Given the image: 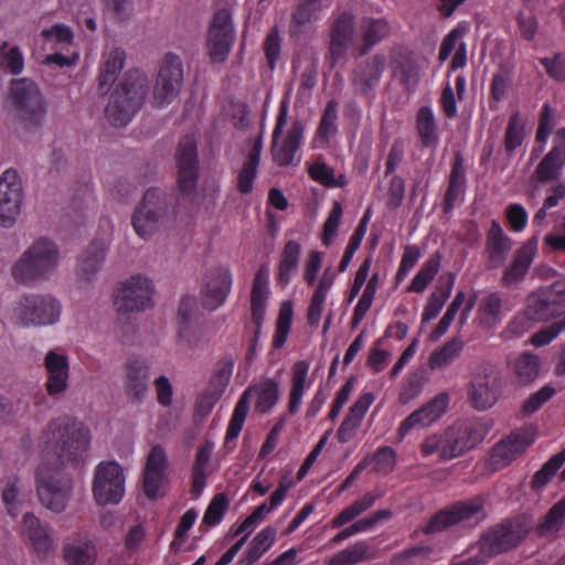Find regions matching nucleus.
Masks as SVG:
<instances>
[{
  "label": "nucleus",
  "instance_id": "obj_1",
  "mask_svg": "<svg viewBox=\"0 0 565 565\" xmlns=\"http://www.w3.org/2000/svg\"><path fill=\"white\" fill-rule=\"evenodd\" d=\"M45 451L55 457L36 469V491L40 502L54 513L66 509L72 491V479L62 471L67 463L78 467L89 446V430L76 419L61 416L52 419L42 433Z\"/></svg>",
  "mask_w": 565,
  "mask_h": 565
},
{
  "label": "nucleus",
  "instance_id": "obj_2",
  "mask_svg": "<svg viewBox=\"0 0 565 565\" xmlns=\"http://www.w3.org/2000/svg\"><path fill=\"white\" fill-rule=\"evenodd\" d=\"M177 184L179 194L166 193L158 188L148 189L132 215L135 232L147 239L166 218L190 212L198 202V146L194 137L184 136L177 149Z\"/></svg>",
  "mask_w": 565,
  "mask_h": 565
},
{
  "label": "nucleus",
  "instance_id": "obj_3",
  "mask_svg": "<svg viewBox=\"0 0 565 565\" xmlns=\"http://www.w3.org/2000/svg\"><path fill=\"white\" fill-rule=\"evenodd\" d=\"M491 426L481 419H459L447 428L430 434L420 444V452L436 455L441 461L458 458L479 445L490 433Z\"/></svg>",
  "mask_w": 565,
  "mask_h": 565
},
{
  "label": "nucleus",
  "instance_id": "obj_4",
  "mask_svg": "<svg viewBox=\"0 0 565 565\" xmlns=\"http://www.w3.org/2000/svg\"><path fill=\"white\" fill-rule=\"evenodd\" d=\"M148 93V77L136 68L126 73L124 79L111 93L105 109L108 121L114 126H126L140 109Z\"/></svg>",
  "mask_w": 565,
  "mask_h": 565
},
{
  "label": "nucleus",
  "instance_id": "obj_5",
  "mask_svg": "<svg viewBox=\"0 0 565 565\" xmlns=\"http://www.w3.org/2000/svg\"><path fill=\"white\" fill-rule=\"evenodd\" d=\"M57 259V246L47 238H40L15 263L12 269L13 277L21 282L45 278L55 269Z\"/></svg>",
  "mask_w": 565,
  "mask_h": 565
},
{
  "label": "nucleus",
  "instance_id": "obj_6",
  "mask_svg": "<svg viewBox=\"0 0 565 565\" xmlns=\"http://www.w3.org/2000/svg\"><path fill=\"white\" fill-rule=\"evenodd\" d=\"M484 503L482 495L458 500L437 511L424 526L423 532L433 534L458 524H478L487 518Z\"/></svg>",
  "mask_w": 565,
  "mask_h": 565
},
{
  "label": "nucleus",
  "instance_id": "obj_7",
  "mask_svg": "<svg viewBox=\"0 0 565 565\" xmlns=\"http://www.w3.org/2000/svg\"><path fill=\"white\" fill-rule=\"evenodd\" d=\"M60 316L61 305L51 295L28 294L13 307V319L22 327L53 324Z\"/></svg>",
  "mask_w": 565,
  "mask_h": 565
},
{
  "label": "nucleus",
  "instance_id": "obj_8",
  "mask_svg": "<svg viewBox=\"0 0 565 565\" xmlns=\"http://www.w3.org/2000/svg\"><path fill=\"white\" fill-rule=\"evenodd\" d=\"M524 519L505 520L488 529L480 537L479 548L482 556L490 558L515 547L529 533Z\"/></svg>",
  "mask_w": 565,
  "mask_h": 565
},
{
  "label": "nucleus",
  "instance_id": "obj_9",
  "mask_svg": "<svg viewBox=\"0 0 565 565\" xmlns=\"http://www.w3.org/2000/svg\"><path fill=\"white\" fill-rule=\"evenodd\" d=\"M10 98L26 127H39L45 115V104L39 86L30 78L13 79Z\"/></svg>",
  "mask_w": 565,
  "mask_h": 565
},
{
  "label": "nucleus",
  "instance_id": "obj_10",
  "mask_svg": "<svg viewBox=\"0 0 565 565\" xmlns=\"http://www.w3.org/2000/svg\"><path fill=\"white\" fill-rule=\"evenodd\" d=\"M501 372L492 362H482L471 375L468 390L469 401L475 409L492 407L501 395Z\"/></svg>",
  "mask_w": 565,
  "mask_h": 565
},
{
  "label": "nucleus",
  "instance_id": "obj_11",
  "mask_svg": "<svg viewBox=\"0 0 565 565\" xmlns=\"http://www.w3.org/2000/svg\"><path fill=\"white\" fill-rule=\"evenodd\" d=\"M524 306L539 323L562 316L565 313V280L533 290L526 296Z\"/></svg>",
  "mask_w": 565,
  "mask_h": 565
},
{
  "label": "nucleus",
  "instance_id": "obj_12",
  "mask_svg": "<svg viewBox=\"0 0 565 565\" xmlns=\"http://www.w3.org/2000/svg\"><path fill=\"white\" fill-rule=\"evenodd\" d=\"M153 286L151 281L135 275L122 281L115 290L114 307L118 315L143 311L152 307Z\"/></svg>",
  "mask_w": 565,
  "mask_h": 565
},
{
  "label": "nucleus",
  "instance_id": "obj_13",
  "mask_svg": "<svg viewBox=\"0 0 565 565\" xmlns=\"http://www.w3.org/2000/svg\"><path fill=\"white\" fill-rule=\"evenodd\" d=\"M93 494L99 505L117 504L125 494L122 468L115 461H102L95 469Z\"/></svg>",
  "mask_w": 565,
  "mask_h": 565
},
{
  "label": "nucleus",
  "instance_id": "obj_14",
  "mask_svg": "<svg viewBox=\"0 0 565 565\" xmlns=\"http://www.w3.org/2000/svg\"><path fill=\"white\" fill-rule=\"evenodd\" d=\"M534 440L535 431L532 427H522L512 430L491 448L488 456V466L494 471L508 467L518 459Z\"/></svg>",
  "mask_w": 565,
  "mask_h": 565
},
{
  "label": "nucleus",
  "instance_id": "obj_15",
  "mask_svg": "<svg viewBox=\"0 0 565 565\" xmlns=\"http://www.w3.org/2000/svg\"><path fill=\"white\" fill-rule=\"evenodd\" d=\"M386 68V56L376 53L355 65L351 73V84L355 95L364 98L369 106L376 98V89Z\"/></svg>",
  "mask_w": 565,
  "mask_h": 565
},
{
  "label": "nucleus",
  "instance_id": "obj_16",
  "mask_svg": "<svg viewBox=\"0 0 565 565\" xmlns=\"http://www.w3.org/2000/svg\"><path fill=\"white\" fill-rule=\"evenodd\" d=\"M183 83V64L174 53H167L160 64L153 88L154 104L164 107L179 95Z\"/></svg>",
  "mask_w": 565,
  "mask_h": 565
},
{
  "label": "nucleus",
  "instance_id": "obj_17",
  "mask_svg": "<svg viewBox=\"0 0 565 565\" xmlns=\"http://www.w3.org/2000/svg\"><path fill=\"white\" fill-rule=\"evenodd\" d=\"M288 116V102L287 99H282L279 105V110L275 124V128L273 131V160L279 167H287L292 163L295 159V154L300 146L302 139V128L298 124H294L292 127L288 130L286 137L282 139L281 143H278V139L280 138L282 130L287 124Z\"/></svg>",
  "mask_w": 565,
  "mask_h": 565
},
{
  "label": "nucleus",
  "instance_id": "obj_18",
  "mask_svg": "<svg viewBox=\"0 0 565 565\" xmlns=\"http://www.w3.org/2000/svg\"><path fill=\"white\" fill-rule=\"evenodd\" d=\"M235 39L232 17L226 9H220L214 13L211 22L206 47L210 58L214 63L224 62L232 49Z\"/></svg>",
  "mask_w": 565,
  "mask_h": 565
},
{
  "label": "nucleus",
  "instance_id": "obj_19",
  "mask_svg": "<svg viewBox=\"0 0 565 565\" xmlns=\"http://www.w3.org/2000/svg\"><path fill=\"white\" fill-rule=\"evenodd\" d=\"M233 277L230 268L217 266L210 268L203 278L200 300L204 309L214 311L223 306L231 294Z\"/></svg>",
  "mask_w": 565,
  "mask_h": 565
},
{
  "label": "nucleus",
  "instance_id": "obj_20",
  "mask_svg": "<svg viewBox=\"0 0 565 565\" xmlns=\"http://www.w3.org/2000/svg\"><path fill=\"white\" fill-rule=\"evenodd\" d=\"M22 202L21 180L13 169L6 170L0 177V223L10 227L20 214Z\"/></svg>",
  "mask_w": 565,
  "mask_h": 565
},
{
  "label": "nucleus",
  "instance_id": "obj_21",
  "mask_svg": "<svg viewBox=\"0 0 565 565\" xmlns=\"http://www.w3.org/2000/svg\"><path fill=\"white\" fill-rule=\"evenodd\" d=\"M355 34L356 26L352 13L344 11L334 18L330 28L329 46L332 64L343 58L350 47L355 51V45L359 44V36Z\"/></svg>",
  "mask_w": 565,
  "mask_h": 565
},
{
  "label": "nucleus",
  "instance_id": "obj_22",
  "mask_svg": "<svg viewBox=\"0 0 565 565\" xmlns=\"http://www.w3.org/2000/svg\"><path fill=\"white\" fill-rule=\"evenodd\" d=\"M449 395L445 392L437 394L426 404L412 412L398 426L397 436L402 440L416 427H428L436 423L447 411Z\"/></svg>",
  "mask_w": 565,
  "mask_h": 565
},
{
  "label": "nucleus",
  "instance_id": "obj_23",
  "mask_svg": "<svg viewBox=\"0 0 565 565\" xmlns=\"http://www.w3.org/2000/svg\"><path fill=\"white\" fill-rule=\"evenodd\" d=\"M536 249L537 237L533 236L514 252L511 263L502 273L501 282L504 287H512L525 279Z\"/></svg>",
  "mask_w": 565,
  "mask_h": 565
},
{
  "label": "nucleus",
  "instance_id": "obj_24",
  "mask_svg": "<svg viewBox=\"0 0 565 565\" xmlns=\"http://www.w3.org/2000/svg\"><path fill=\"white\" fill-rule=\"evenodd\" d=\"M269 270L260 266L255 274L250 292V316L255 324V342L259 340L269 295Z\"/></svg>",
  "mask_w": 565,
  "mask_h": 565
},
{
  "label": "nucleus",
  "instance_id": "obj_25",
  "mask_svg": "<svg viewBox=\"0 0 565 565\" xmlns=\"http://www.w3.org/2000/svg\"><path fill=\"white\" fill-rule=\"evenodd\" d=\"M149 364L146 360L131 358L125 364L124 390L132 402H141L148 392Z\"/></svg>",
  "mask_w": 565,
  "mask_h": 565
},
{
  "label": "nucleus",
  "instance_id": "obj_26",
  "mask_svg": "<svg viewBox=\"0 0 565 565\" xmlns=\"http://www.w3.org/2000/svg\"><path fill=\"white\" fill-rule=\"evenodd\" d=\"M21 534L39 556H46L53 548L49 525L43 524L33 513L23 514Z\"/></svg>",
  "mask_w": 565,
  "mask_h": 565
},
{
  "label": "nucleus",
  "instance_id": "obj_27",
  "mask_svg": "<svg viewBox=\"0 0 565 565\" xmlns=\"http://www.w3.org/2000/svg\"><path fill=\"white\" fill-rule=\"evenodd\" d=\"M374 399L375 395L372 392H364L350 406L348 414L337 431L339 443L347 444L353 439Z\"/></svg>",
  "mask_w": 565,
  "mask_h": 565
},
{
  "label": "nucleus",
  "instance_id": "obj_28",
  "mask_svg": "<svg viewBox=\"0 0 565 565\" xmlns=\"http://www.w3.org/2000/svg\"><path fill=\"white\" fill-rule=\"evenodd\" d=\"M167 468L166 451L160 445L150 449L143 471V492L149 499H156Z\"/></svg>",
  "mask_w": 565,
  "mask_h": 565
},
{
  "label": "nucleus",
  "instance_id": "obj_29",
  "mask_svg": "<svg viewBox=\"0 0 565 565\" xmlns=\"http://www.w3.org/2000/svg\"><path fill=\"white\" fill-rule=\"evenodd\" d=\"M511 248V238L504 233L499 221L492 220L486 237L484 250L488 257V267L490 269L501 267L505 263Z\"/></svg>",
  "mask_w": 565,
  "mask_h": 565
},
{
  "label": "nucleus",
  "instance_id": "obj_30",
  "mask_svg": "<svg viewBox=\"0 0 565 565\" xmlns=\"http://www.w3.org/2000/svg\"><path fill=\"white\" fill-rule=\"evenodd\" d=\"M359 44L355 45L358 56L366 55L376 44L390 33V25L385 19L365 17L358 26Z\"/></svg>",
  "mask_w": 565,
  "mask_h": 565
},
{
  "label": "nucleus",
  "instance_id": "obj_31",
  "mask_svg": "<svg viewBox=\"0 0 565 565\" xmlns=\"http://www.w3.org/2000/svg\"><path fill=\"white\" fill-rule=\"evenodd\" d=\"M333 0H299L291 14L289 33L298 36L305 32V28L319 20L320 12L330 8Z\"/></svg>",
  "mask_w": 565,
  "mask_h": 565
},
{
  "label": "nucleus",
  "instance_id": "obj_32",
  "mask_svg": "<svg viewBox=\"0 0 565 565\" xmlns=\"http://www.w3.org/2000/svg\"><path fill=\"white\" fill-rule=\"evenodd\" d=\"M263 150V136L258 135L252 140V148L237 172L236 189L242 195L249 194L258 175V166Z\"/></svg>",
  "mask_w": 565,
  "mask_h": 565
},
{
  "label": "nucleus",
  "instance_id": "obj_33",
  "mask_svg": "<svg viewBox=\"0 0 565 565\" xmlns=\"http://www.w3.org/2000/svg\"><path fill=\"white\" fill-rule=\"evenodd\" d=\"M455 281L456 274L452 271H448L439 277L436 290L428 297L423 309L422 322H428L439 315L443 307L451 296Z\"/></svg>",
  "mask_w": 565,
  "mask_h": 565
},
{
  "label": "nucleus",
  "instance_id": "obj_34",
  "mask_svg": "<svg viewBox=\"0 0 565 565\" xmlns=\"http://www.w3.org/2000/svg\"><path fill=\"white\" fill-rule=\"evenodd\" d=\"M46 391L50 395L62 393L67 386L68 363L64 355L50 351L45 356Z\"/></svg>",
  "mask_w": 565,
  "mask_h": 565
},
{
  "label": "nucleus",
  "instance_id": "obj_35",
  "mask_svg": "<svg viewBox=\"0 0 565 565\" xmlns=\"http://www.w3.org/2000/svg\"><path fill=\"white\" fill-rule=\"evenodd\" d=\"M301 250V245L297 241L290 239L285 243L279 255L276 274V281L280 287L288 286L298 270Z\"/></svg>",
  "mask_w": 565,
  "mask_h": 565
},
{
  "label": "nucleus",
  "instance_id": "obj_36",
  "mask_svg": "<svg viewBox=\"0 0 565 565\" xmlns=\"http://www.w3.org/2000/svg\"><path fill=\"white\" fill-rule=\"evenodd\" d=\"M195 306L196 301L193 296H184L181 298L178 309L179 338L191 348L196 347L201 341V335L196 333L191 322Z\"/></svg>",
  "mask_w": 565,
  "mask_h": 565
},
{
  "label": "nucleus",
  "instance_id": "obj_37",
  "mask_svg": "<svg viewBox=\"0 0 565 565\" xmlns=\"http://www.w3.org/2000/svg\"><path fill=\"white\" fill-rule=\"evenodd\" d=\"M381 497L382 493L379 490L365 492L361 498L345 507L331 520V527L339 529L355 520L358 516L371 509Z\"/></svg>",
  "mask_w": 565,
  "mask_h": 565
},
{
  "label": "nucleus",
  "instance_id": "obj_38",
  "mask_svg": "<svg viewBox=\"0 0 565 565\" xmlns=\"http://www.w3.org/2000/svg\"><path fill=\"white\" fill-rule=\"evenodd\" d=\"M63 555L68 565H94L96 547L88 537L78 536L64 545Z\"/></svg>",
  "mask_w": 565,
  "mask_h": 565
},
{
  "label": "nucleus",
  "instance_id": "obj_39",
  "mask_svg": "<svg viewBox=\"0 0 565 565\" xmlns=\"http://www.w3.org/2000/svg\"><path fill=\"white\" fill-rule=\"evenodd\" d=\"M309 372V363L307 361H298L291 367V388L288 401V412L290 415L298 413L305 391L309 388L310 384L307 383Z\"/></svg>",
  "mask_w": 565,
  "mask_h": 565
},
{
  "label": "nucleus",
  "instance_id": "obj_40",
  "mask_svg": "<svg viewBox=\"0 0 565 565\" xmlns=\"http://www.w3.org/2000/svg\"><path fill=\"white\" fill-rule=\"evenodd\" d=\"M465 188L466 171L463 167V159L460 153H457L451 166L449 183L444 198L445 212H449L455 207L458 199L465 192Z\"/></svg>",
  "mask_w": 565,
  "mask_h": 565
},
{
  "label": "nucleus",
  "instance_id": "obj_41",
  "mask_svg": "<svg viewBox=\"0 0 565 565\" xmlns=\"http://www.w3.org/2000/svg\"><path fill=\"white\" fill-rule=\"evenodd\" d=\"M245 392H248V395L252 392L256 395L255 409L260 414L270 412L279 399V384L269 377L262 379L259 383L250 385Z\"/></svg>",
  "mask_w": 565,
  "mask_h": 565
},
{
  "label": "nucleus",
  "instance_id": "obj_42",
  "mask_svg": "<svg viewBox=\"0 0 565 565\" xmlns=\"http://www.w3.org/2000/svg\"><path fill=\"white\" fill-rule=\"evenodd\" d=\"M106 256V243L103 239H94L78 263L79 275L90 281L99 270Z\"/></svg>",
  "mask_w": 565,
  "mask_h": 565
},
{
  "label": "nucleus",
  "instance_id": "obj_43",
  "mask_svg": "<svg viewBox=\"0 0 565 565\" xmlns=\"http://www.w3.org/2000/svg\"><path fill=\"white\" fill-rule=\"evenodd\" d=\"M416 130L424 148L435 150L439 143V135L434 111L428 106L419 108L416 116Z\"/></svg>",
  "mask_w": 565,
  "mask_h": 565
},
{
  "label": "nucleus",
  "instance_id": "obj_44",
  "mask_svg": "<svg viewBox=\"0 0 565 565\" xmlns=\"http://www.w3.org/2000/svg\"><path fill=\"white\" fill-rule=\"evenodd\" d=\"M565 524V495L551 507L535 532L542 537H556Z\"/></svg>",
  "mask_w": 565,
  "mask_h": 565
},
{
  "label": "nucleus",
  "instance_id": "obj_45",
  "mask_svg": "<svg viewBox=\"0 0 565 565\" xmlns=\"http://www.w3.org/2000/svg\"><path fill=\"white\" fill-rule=\"evenodd\" d=\"M276 534L277 531L273 526H266L260 530L249 543L241 559V563L252 565L257 562L264 555V553L271 547L276 540Z\"/></svg>",
  "mask_w": 565,
  "mask_h": 565
},
{
  "label": "nucleus",
  "instance_id": "obj_46",
  "mask_svg": "<svg viewBox=\"0 0 565 565\" xmlns=\"http://www.w3.org/2000/svg\"><path fill=\"white\" fill-rule=\"evenodd\" d=\"M392 516H393V513L390 509L377 510V511L371 513L370 515H367L366 518H362V519L355 521L353 524L342 529L338 534H335L333 536V539L331 541H332V543L338 544L356 533L366 532V531L371 530L377 523H380L384 520H390Z\"/></svg>",
  "mask_w": 565,
  "mask_h": 565
},
{
  "label": "nucleus",
  "instance_id": "obj_47",
  "mask_svg": "<svg viewBox=\"0 0 565 565\" xmlns=\"http://www.w3.org/2000/svg\"><path fill=\"white\" fill-rule=\"evenodd\" d=\"M440 263L441 255L438 252L434 253L426 262H424L420 269L414 276L407 287V291L416 294L424 292L438 274Z\"/></svg>",
  "mask_w": 565,
  "mask_h": 565
},
{
  "label": "nucleus",
  "instance_id": "obj_48",
  "mask_svg": "<svg viewBox=\"0 0 565 565\" xmlns=\"http://www.w3.org/2000/svg\"><path fill=\"white\" fill-rule=\"evenodd\" d=\"M376 551L366 541H360L339 552L331 561L332 565H355L375 557Z\"/></svg>",
  "mask_w": 565,
  "mask_h": 565
},
{
  "label": "nucleus",
  "instance_id": "obj_49",
  "mask_svg": "<svg viewBox=\"0 0 565 565\" xmlns=\"http://www.w3.org/2000/svg\"><path fill=\"white\" fill-rule=\"evenodd\" d=\"M125 51L122 49L111 50L103 65L98 76L99 90L106 93L109 86L115 82L117 73H119L125 63Z\"/></svg>",
  "mask_w": 565,
  "mask_h": 565
},
{
  "label": "nucleus",
  "instance_id": "obj_50",
  "mask_svg": "<svg viewBox=\"0 0 565 565\" xmlns=\"http://www.w3.org/2000/svg\"><path fill=\"white\" fill-rule=\"evenodd\" d=\"M434 548L430 545H415L395 553L390 565H427Z\"/></svg>",
  "mask_w": 565,
  "mask_h": 565
},
{
  "label": "nucleus",
  "instance_id": "obj_51",
  "mask_svg": "<svg viewBox=\"0 0 565 565\" xmlns=\"http://www.w3.org/2000/svg\"><path fill=\"white\" fill-rule=\"evenodd\" d=\"M502 299L499 292H490L484 296L478 306V318L483 326H494L501 319Z\"/></svg>",
  "mask_w": 565,
  "mask_h": 565
},
{
  "label": "nucleus",
  "instance_id": "obj_52",
  "mask_svg": "<svg viewBox=\"0 0 565 565\" xmlns=\"http://www.w3.org/2000/svg\"><path fill=\"white\" fill-rule=\"evenodd\" d=\"M462 349L463 342L457 337L451 338L441 348L433 351L428 361L429 367L435 370L450 364Z\"/></svg>",
  "mask_w": 565,
  "mask_h": 565
},
{
  "label": "nucleus",
  "instance_id": "obj_53",
  "mask_svg": "<svg viewBox=\"0 0 565 565\" xmlns=\"http://www.w3.org/2000/svg\"><path fill=\"white\" fill-rule=\"evenodd\" d=\"M558 149H553L541 160L535 169L536 179L540 182L556 180L564 163Z\"/></svg>",
  "mask_w": 565,
  "mask_h": 565
},
{
  "label": "nucleus",
  "instance_id": "obj_54",
  "mask_svg": "<svg viewBox=\"0 0 565 565\" xmlns=\"http://www.w3.org/2000/svg\"><path fill=\"white\" fill-rule=\"evenodd\" d=\"M294 317V309L290 301H285L281 303L277 322L276 330L273 337V348L280 349L285 345L288 334L291 329Z\"/></svg>",
  "mask_w": 565,
  "mask_h": 565
},
{
  "label": "nucleus",
  "instance_id": "obj_55",
  "mask_svg": "<svg viewBox=\"0 0 565 565\" xmlns=\"http://www.w3.org/2000/svg\"><path fill=\"white\" fill-rule=\"evenodd\" d=\"M249 411L248 392H244L238 402L236 403L233 414L231 416L226 435L225 443L228 444L235 440L244 426L247 413Z\"/></svg>",
  "mask_w": 565,
  "mask_h": 565
},
{
  "label": "nucleus",
  "instance_id": "obj_56",
  "mask_svg": "<svg viewBox=\"0 0 565 565\" xmlns=\"http://www.w3.org/2000/svg\"><path fill=\"white\" fill-rule=\"evenodd\" d=\"M514 371L521 384H529L539 375L540 360L535 354L524 352L515 360Z\"/></svg>",
  "mask_w": 565,
  "mask_h": 565
},
{
  "label": "nucleus",
  "instance_id": "obj_57",
  "mask_svg": "<svg viewBox=\"0 0 565 565\" xmlns=\"http://www.w3.org/2000/svg\"><path fill=\"white\" fill-rule=\"evenodd\" d=\"M565 462V448L559 452L552 456L542 467L537 470L532 478V488L539 490L545 487L554 477L557 470Z\"/></svg>",
  "mask_w": 565,
  "mask_h": 565
},
{
  "label": "nucleus",
  "instance_id": "obj_58",
  "mask_svg": "<svg viewBox=\"0 0 565 565\" xmlns=\"http://www.w3.org/2000/svg\"><path fill=\"white\" fill-rule=\"evenodd\" d=\"M524 137L525 130L523 121L518 113L512 114L509 118L503 139L507 153L512 154L515 149L523 143Z\"/></svg>",
  "mask_w": 565,
  "mask_h": 565
},
{
  "label": "nucleus",
  "instance_id": "obj_59",
  "mask_svg": "<svg viewBox=\"0 0 565 565\" xmlns=\"http://www.w3.org/2000/svg\"><path fill=\"white\" fill-rule=\"evenodd\" d=\"M338 103L329 100L322 113L318 129L317 137L323 139L326 142L330 140L338 132Z\"/></svg>",
  "mask_w": 565,
  "mask_h": 565
},
{
  "label": "nucleus",
  "instance_id": "obj_60",
  "mask_svg": "<svg viewBox=\"0 0 565 565\" xmlns=\"http://www.w3.org/2000/svg\"><path fill=\"white\" fill-rule=\"evenodd\" d=\"M228 509V499L224 493H218L210 501L202 519V525L216 526L218 525Z\"/></svg>",
  "mask_w": 565,
  "mask_h": 565
},
{
  "label": "nucleus",
  "instance_id": "obj_61",
  "mask_svg": "<svg viewBox=\"0 0 565 565\" xmlns=\"http://www.w3.org/2000/svg\"><path fill=\"white\" fill-rule=\"evenodd\" d=\"M263 51L269 71L274 72L281 54V38L276 26L273 28L265 36Z\"/></svg>",
  "mask_w": 565,
  "mask_h": 565
},
{
  "label": "nucleus",
  "instance_id": "obj_62",
  "mask_svg": "<svg viewBox=\"0 0 565 565\" xmlns=\"http://www.w3.org/2000/svg\"><path fill=\"white\" fill-rule=\"evenodd\" d=\"M342 215H343V209H342L341 203L338 201H334L332 204V207L329 212V215L322 226L321 241H322L323 245L330 246L333 243V241L338 234V230H339V226L341 223Z\"/></svg>",
  "mask_w": 565,
  "mask_h": 565
},
{
  "label": "nucleus",
  "instance_id": "obj_63",
  "mask_svg": "<svg viewBox=\"0 0 565 565\" xmlns=\"http://www.w3.org/2000/svg\"><path fill=\"white\" fill-rule=\"evenodd\" d=\"M556 394L555 387L550 384L544 385L537 392L531 394L529 398H526L521 407V413L523 416H530L536 413L542 408L544 404H546L554 395Z\"/></svg>",
  "mask_w": 565,
  "mask_h": 565
},
{
  "label": "nucleus",
  "instance_id": "obj_64",
  "mask_svg": "<svg viewBox=\"0 0 565 565\" xmlns=\"http://www.w3.org/2000/svg\"><path fill=\"white\" fill-rule=\"evenodd\" d=\"M540 63L551 78L565 82V53H556L552 57H542Z\"/></svg>",
  "mask_w": 565,
  "mask_h": 565
}]
</instances>
